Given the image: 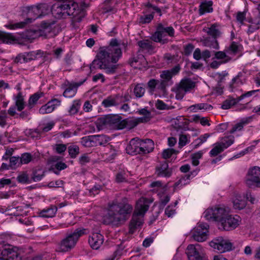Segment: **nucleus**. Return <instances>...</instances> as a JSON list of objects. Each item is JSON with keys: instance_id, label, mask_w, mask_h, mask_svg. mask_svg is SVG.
Returning a JSON list of instances; mask_svg holds the SVG:
<instances>
[{"instance_id": "obj_45", "label": "nucleus", "mask_w": 260, "mask_h": 260, "mask_svg": "<svg viewBox=\"0 0 260 260\" xmlns=\"http://www.w3.org/2000/svg\"><path fill=\"white\" fill-rule=\"evenodd\" d=\"M139 62L143 64L144 67H145L147 64V62L143 55L133 57L130 60V63L132 66H135Z\"/></svg>"}, {"instance_id": "obj_25", "label": "nucleus", "mask_w": 260, "mask_h": 260, "mask_svg": "<svg viewBox=\"0 0 260 260\" xmlns=\"http://www.w3.org/2000/svg\"><path fill=\"white\" fill-rule=\"evenodd\" d=\"M84 79L82 81L70 83L67 88L63 93V95L66 98H71L75 96L77 93V88L81 86L86 81Z\"/></svg>"}, {"instance_id": "obj_23", "label": "nucleus", "mask_w": 260, "mask_h": 260, "mask_svg": "<svg viewBox=\"0 0 260 260\" xmlns=\"http://www.w3.org/2000/svg\"><path fill=\"white\" fill-rule=\"evenodd\" d=\"M52 14L57 19L65 18L67 16L65 2L60 4L54 5L51 9Z\"/></svg>"}, {"instance_id": "obj_9", "label": "nucleus", "mask_w": 260, "mask_h": 260, "mask_svg": "<svg viewBox=\"0 0 260 260\" xmlns=\"http://www.w3.org/2000/svg\"><path fill=\"white\" fill-rule=\"evenodd\" d=\"M180 69V66L177 65L171 70L163 71L161 73L160 75L161 79L159 80L160 82L159 87L160 90H164L167 86L173 84L172 78L179 72Z\"/></svg>"}, {"instance_id": "obj_62", "label": "nucleus", "mask_w": 260, "mask_h": 260, "mask_svg": "<svg viewBox=\"0 0 260 260\" xmlns=\"http://www.w3.org/2000/svg\"><path fill=\"white\" fill-rule=\"evenodd\" d=\"M17 165H18V166L21 165L20 164V157L12 156L10 157V167L11 168H15Z\"/></svg>"}, {"instance_id": "obj_22", "label": "nucleus", "mask_w": 260, "mask_h": 260, "mask_svg": "<svg viewBox=\"0 0 260 260\" xmlns=\"http://www.w3.org/2000/svg\"><path fill=\"white\" fill-rule=\"evenodd\" d=\"M103 242L104 236L99 233H93L88 239V243L93 249H98Z\"/></svg>"}, {"instance_id": "obj_10", "label": "nucleus", "mask_w": 260, "mask_h": 260, "mask_svg": "<svg viewBox=\"0 0 260 260\" xmlns=\"http://www.w3.org/2000/svg\"><path fill=\"white\" fill-rule=\"evenodd\" d=\"M228 214L225 208L216 206L207 209L204 213V217L208 220H214L219 223Z\"/></svg>"}, {"instance_id": "obj_46", "label": "nucleus", "mask_w": 260, "mask_h": 260, "mask_svg": "<svg viewBox=\"0 0 260 260\" xmlns=\"http://www.w3.org/2000/svg\"><path fill=\"white\" fill-rule=\"evenodd\" d=\"M128 175L124 170L119 171L116 175L115 180L117 183L125 182L127 181Z\"/></svg>"}, {"instance_id": "obj_57", "label": "nucleus", "mask_w": 260, "mask_h": 260, "mask_svg": "<svg viewBox=\"0 0 260 260\" xmlns=\"http://www.w3.org/2000/svg\"><path fill=\"white\" fill-rule=\"evenodd\" d=\"M225 51L226 52L236 54L239 51V45L235 42H233Z\"/></svg>"}, {"instance_id": "obj_35", "label": "nucleus", "mask_w": 260, "mask_h": 260, "mask_svg": "<svg viewBox=\"0 0 260 260\" xmlns=\"http://www.w3.org/2000/svg\"><path fill=\"white\" fill-rule=\"evenodd\" d=\"M138 45L142 51L151 52L154 49L152 42L148 40H144L139 41L138 42Z\"/></svg>"}, {"instance_id": "obj_13", "label": "nucleus", "mask_w": 260, "mask_h": 260, "mask_svg": "<svg viewBox=\"0 0 260 260\" xmlns=\"http://www.w3.org/2000/svg\"><path fill=\"white\" fill-rule=\"evenodd\" d=\"M210 246L219 253H223L232 250L233 244L227 239L218 237L213 239Z\"/></svg>"}, {"instance_id": "obj_18", "label": "nucleus", "mask_w": 260, "mask_h": 260, "mask_svg": "<svg viewBox=\"0 0 260 260\" xmlns=\"http://www.w3.org/2000/svg\"><path fill=\"white\" fill-rule=\"evenodd\" d=\"M173 174V169L169 167L167 160L160 161L155 167V174L158 177L170 178Z\"/></svg>"}, {"instance_id": "obj_59", "label": "nucleus", "mask_w": 260, "mask_h": 260, "mask_svg": "<svg viewBox=\"0 0 260 260\" xmlns=\"http://www.w3.org/2000/svg\"><path fill=\"white\" fill-rule=\"evenodd\" d=\"M111 0H106L104 2V6L103 7V13H106L112 12L113 13L116 12L115 9L111 6H108V5L110 3Z\"/></svg>"}, {"instance_id": "obj_63", "label": "nucleus", "mask_w": 260, "mask_h": 260, "mask_svg": "<svg viewBox=\"0 0 260 260\" xmlns=\"http://www.w3.org/2000/svg\"><path fill=\"white\" fill-rule=\"evenodd\" d=\"M64 184V182L58 179L56 181H52L48 183V186L49 187H62Z\"/></svg>"}, {"instance_id": "obj_60", "label": "nucleus", "mask_w": 260, "mask_h": 260, "mask_svg": "<svg viewBox=\"0 0 260 260\" xmlns=\"http://www.w3.org/2000/svg\"><path fill=\"white\" fill-rule=\"evenodd\" d=\"M159 84L160 82L159 80H155L154 79L150 80L147 83L148 87L153 91H154L155 87L160 89V88L159 87Z\"/></svg>"}, {"instance_id": "obj_5", "label": "nucleus", "mask_w": 260, "mask_h": 260, "mask_svg": "<svg viewBox=\"0 0 260 260\" xmlns=\"http://www.w3.org/2000/svg\"><path fill=\"white\" fill-rule=\"evenodd\" d=\"M154 149L153 141L149 139L145 140L132 139L127 145L125 150L131 155L145 154L152 151Z\"/></svg>"}, {"instance_id": "obj_34", "label": "nucleus", "mask_w": 260, "mask_h": 260, "mask_svg": "<svg viewBox=\"0 0 260 260\" xmlns=\"http://www.w3.org/2000/svg\"><path fill=\"white\" fill-rule=\"evenodd\" d=\"M213 109V107L207 103H200L190 106L188 108L189 112H197L198 110H202L205 112L206 110H210Z\"/></svg>"}, {"instance_id": "obj_17", "label": "nucleus", "mask_w": 260, "mask_h": 260, "mask_svg": "<svg viewBox=\"0 0 260 260\" xmlns=\"http://www.w3.org/2000/svg\"><path fill=\"white\" fill-rule=\"evenodd\" d=\"M209 225L206 223L198 224L194 230L192 237L198 242H203L207 239Z\"/></svg>"}, {"instance_id": "obj_58", "label": "nucleus", "mask_w": 260, "mask_h": 260, "mask_svg": "<svg viewBox=\"0 0 260 260\" xmlns=\"http://www.w3.org/2000/svg\"><path fill=\"white\" fill-rule=\"evenodd\" d=\"M26 135L32 138H38L40 137V132L38 129H30L26 131Z\"/></svg>"}, {"instance_id": "obj_30", "label": "nucleus", "mask_w": 260, "mask_h": 260, "mask_svg": "<svg viewBox=\"0 0 260 260\" xmlns=\"http://www.w3.org/2000/svg\"><path fill=\"white\" fill-rule=\"evenodd\" d=\"M255 118L254 115L250 116L243 118L240 121L233 126L232 128L230 130V133L233 134L236 131H240L242 129L243 127L250 123H251Z\"/></svg>"}, {"instance_id": "obj_15", "label": "nucleus", "mask_w": 260, "mask_h": 260, "mask_svg": "<svg viewBox=\"0 0 260 260\" xmlns=\"http://www.w3.org/2000/svg\"><path fill=\"white\" fill-rule=\"evenodd\" d=\"M0 260H21L20 254L9 245L0 247Z\"/></svg>"}, {"instance_id": "obj_54", "label": "nucleus", "mask_w": 260, "mask_h": 260, "mask_svg": "<svg viewBox=\"0 0 260 260\" xmlns=\"http://www.w3.org/2000/svg\"><path fill=\"white\" fill-rule=\"evenodd\" d=\"M190 139L189 135H180L179 139V146L180 148L185 146L189 143V139Z\"/></svg>"}, {"instance_id": "obj_47", "label": "nucleus", "mask_w": 260, "mask_h": 260, "mask_svg": "<svg viewBox=\"0 0 260 260\" xmlns=\"http://www.w3.org/2000/svg\"><path fill=\"white\" fill-rule=\"evenodd\" d=\"M68 149L69 155L72 158H75L79 154V147L77 145H70Z\"/></svg>"}, {"instance_id": "obj_51", "label": "nucleus", "mask_w": 260, "mask_h": 260, "mask_svg": "<svg viewBox=\"0 0 260 260\" xmlns=\"http://www.w3.org/2000/svg\"><path fill=\"white\" fill-rule=\"evenodd\" d=\"M90 140L92 144V147L102 144L101 140L103 136L101 135H91L89 136Z\"/></svg>"}, {"instance_id": "obj_42", "label": "nucleus", "mask_w": 260, "mask_h": 260, "mask_svg": "<svg viewBox=\"0 0 260 260\" xmlns=\"http://www.w3.org/2000/svg\"><path fill=\"white\" fill-rule=\"evenodd\" d=\"M40 35L39 29H30L25 32L24 37L27 40H34L41 37Z\"/></svg>"}, {"instance_id": "obj_3", "label": "nucleus", "mask_w": 260, "mask_h": 260, "mask_svg": "<svg viewBox=\"0 0 260 260\" xmlns=\"http://www.w3.org/2000/svg\"><path fill=\"white\" fill-rule=\"evenodd\" d=\"M151 202L147 198H141L137 202L132 218L129 223V233L133 234L143 223V216L148 211Z\"/></svg>"}, {"instance_id": "obj_52", "label": "nucleus", "mask_w": 260, "mask_h": 260, "mask_svg": "<svg viewBox=\"0 0 260 260\" xmlns=\"http://www.w3.org/2000/svg\"><path fill=\"white\" fill-rule=\"evenodd\" d=\"M223 150L224 149H223L220 143H216V146L210 150L209 153L211 157L215 156L217 155L218 154L223 151Z\"/></svg>"}, {"instance_id": "obj_50", "label": "nucleus", "mask_w": 260, "mask_h": 260, "mask_svg": "<svg viewBox=\"0 0 260 260\" xmlns=\"http://www.w3.org/2000/svg\"><path fill=\"white\" fill-rule=\"evenodd\" d=\"M214 58L220 60L219 61H225L228 60V62L231 59V58L226 55L225 52L217 51L214 54Z\"/></svg>"}, {"instance_id": "obj_21", "label": "nucleus", "mask_w": 260, "mask_h": 260, "mask_svg": "<svg viewBox=\"0 0 260 260\" xmlns=\"http://www.w3.org/2000/svg\"><path fill=\"white\" fill-rule=\"evenodd\" d=\"M54 22L50 23L43 22L41 24V27L39 29L40 31L41 37L45 38L52 37L54 35L55 29L53 27Z\"/></svg>"}, {"instance_id": "obj_49", "label": "nucleus", "mask_w": 260, "mask_h": 260, "mask_svg": "<svg viewBox=\"0 0 260 260\" xmlns=\"http://www.w3.org/2000/svg\"><path fill=\"white\" fill-rule=\"evenodd\" d=\"M246 205L245 200L236 198L233 201V206L236 209H243Z\"/></svg>"}, {"instance_id": "obj_32", "label": "nucleus", "mask_w": 260, "mask_h": 260, "mask_svg": "<svg viewBox=\"0 0 260 260\" xmlns=\"http://www.w3.org/2000/svg\"><path fill=\"white\" fill-rule=\"evenodd\" d=\"M57 211L56 206L51 205L46 209H44L39 212V216L44 218H52L55 216Z\"/></svg>"}, {"instance_id": "obj_37", "label": "nucleus", "mask_w": 260, "mask_h": 260, "mask_svg": "<svg viewBox=\"0 0 260 260\" xmlns=\"http://www.w3.org/2000/svg\"><path fill=\"white\" fill-rule=\"evenodd\" d=\"M15 106L17 107V110L19 112L21 111L26 107L24 102V99L22 95V92L19 91V93L14 96Z\"/></svg>"}, {"instance_id": "obj_2", "label": "nucleus", "mask_w": 260, "mask_h": 260, "mask_svg": "<svg viewBox=\"0 0 260 260\" xmlns=\"http://www.w3.org/2000/svg\"><path fill=\"white\" fill-rule=\"evenodd\" d=\"M133 207L126 198L120 201H113L108 204L107 212L103 217L104 224L119 226L124 224L130 217Z\"/></svg>"}, {"instance_id": "obj_24", "label": "nucleus", "mask_w": 260, "mask_h": 260, "mask_svg": "<svg viewBox=\"0 0 260 260\" xmlns=\"http://www.w3.org/2000/svg\"><path fill=\"white\" fill-rule=\"evenodd\" d=\"M247 21L249 23L247 30L248 34H251L260 28V12L253 17L248 18Z\"/></svg>"}, {"instance_id": "obj_29", "label": "nucleus", "mask_w": 260, "mask_h": 260, "mask_svg": "<svg viewBox=\"0 0 260 260\" xmlns=\"http://www.w3.org/2000/svg\"><path fill=\"white\" fill-rule=\"evenodd\" d=\"M152 115H143V116L135 119L128 118V129H132L139 123H146L149 121L152 118Z\"/></svg>"}, {"instance_id": "obj_8", "label": "nucleus", "mask_w": 260, "mask_h": 260, "mask_svg": "<svg viewBox=\"0 0 260 260\" xmlns=\"http://www.w3.org/2000/svg\"><path fill=\"white\" fill-rule=\"evenodd\" d=\"M196 86V82L190 78H183L177 84L172 90L176 93L177 100H181L186 93L190 91Z\"/></svg>"}, {"instance_id": "obj_44", "label": "nucleus", "mask_w": 260, "mask_h": 260, "mask_svg": "<svg viewBox=\"0 0 260 260\" xmlns=\"http://www.w3.org/2000/svg\"><path fill=\"white\" fill-rule=\"evenodd\" d=\"M17 180L19 183L22 184H29L31 183L30 178H29L26 172H23L20 173L17 177Z\"/></svg>"}, {"instance_id": "obj_12", "label": "nucleus", "mask_w": 260, "mask_h": 260, "mask_svg": "<svg viewBox=\"0 0 260 260\" xmlns=\"http://www.w3.org/2000/svg\"><path fill=\"white\" fill-rule=\"evenodd\" d=\"M241 218L239 216L228 214L218 224L220 230L229 231L233 230L238 227Z\"/></svg>"}, {"instance_id": "obj_41", "label": "nucleus", "mask_w": 260, "mask_h": 260, "mask_svg": "<svg viewBox=\"0 0 260 260\" xmlns=\"http://www.w3.org/2000/svg\"><path fill=\"white\" fill-rule=\"evenodd\" d=\"M191 179V175H185L182 176L181 178L174 184L175 189L180 188L189 183Z\"/></svg>"}, {"instance_id": "obj_1", "label": "nucleus", "mask_w": 260, "mask_h": 260, "mask_svg": "<svg viewBox=\"0 0 260 260\" xmlns=\"http://www.w3.org/2000/svg\"><path fill=\"white\" fill-rule=\"evenodd\" d=\"M127 46L126 43L112 39L108 46L100 48L95 58L90 64V70L100 69L104 70L109 74L115 73L119 67V64L116 62L122 56L121 46L126 49Z\"/></svg>"}, {"instance_id": "obj_7", "label": "nucleus", "mask_w": 260, "mask_h": 260, "mask_svg": "<svg viewBox=\"0 0 260 260\" xmlns=\"http://www.w3.org/2000/svg\"><path fill=\"white\" fill-rule=\"evenodd\" d=\"M87 234V230L84 228L77 229L73 233L68 234L59 244V250L67 252L74 248L79 238Z\"/></svg>"}, {"instance_id": "obj_56", "label": "nucleus", "mask_w": 260, "mask_h": 260, "mask_svg": "<svg viewBox=\"0 0 260 260\" xmlns=\"http://www.w3.org/2000/svg\"><path fill=\"white\" fill-rule=\"evenodd\" d=\"M20 158V164H27L32 160V155L29 153H23Z\"/></svg>"}, {"instance_id": "obj_6", "label": "nucleus", "mask_w": 260, "mask_h": 260, "mask_svg": "<svg viewBox=\"0 0 260 260\" xmlns=\"http://www.w3.org/2000/svg\"><path fill=\"white\" fill-rule=\"evenodd\" d=\"M44 10L46 11H49V6L45 4H40L37 6L28 7L27 14L29 17L26 19L25 21L10 24L6 26L10 29L22 28L24 27L26 24L31 23L32 21L44 15L45 13L44 12Z\"/></svg>"}, {"instance_id": "obj_48", "label": "nucleus", "mask_w": 260, "mask_h": 260, "mask_svg": "<svg viewBox=\"0 0 260 260\" xmlns=\"http://www.w3.org/2000/svg\"><path fill=\"white\" fill-rule=\"evenodd\" d=\"M245 73L239 72L238 75L232 79V84H243L245 82Z\"/></svg>"}, {"instance_id": "obj_14", "label": "nucleus", "mask_w": 260, "mask_h": 260, "mask_svg": "<svg viewBox=\"0 0 260 260\" xmlns=\"http://www.w3.org/2000/svg\"><path fill=\"white\" fill-rule=\"evenodd\" d=\"M246 184L250 187L256 185L260 187V168L254 167L248 171L246 179Z\"/></svg>"}, {"instance_id": "obj_4", "label": "nucleus", "mask_w": 260, "mask_h": 260, "mask_svg": "<svg viewBox=\"0 0 260 260\" xmlns=\"http://www.w3.org/2000/svg\"><path fill=\"white\" fill-rule=\"evenodd\" d=\"M95 124L99 130L128 129V118L122 119L119 115H104V117L96 120Z\"/></svg>"}, {"instance_id": "obj_11", "label": "nucleus", "mask_w": 260, "mask_h": 260, "mask_svg": "<svg viewBox=\"0 0 260 260\" xmlns=\"http://www.w3.org/2000/svg\"><path fill=\"white\" fill-rule=\"evenodd\" d=\"M203 31L214 38L213 41L211 43L208 39L205 40L204 43L205 45L215 49H218L219 46L216 39L221 36V33L218 28V25L216 23H214L212 24L209 27H204Z\"/></svg>"}, {"instance_id": "obj_27", "label": "nucleus", "mask_w": 260, "mask_h": 260, "mask_svg": "<svg viewBox=\"0 0 260 260\" xmlns=\"http://www.w3.org/2000/svg\"><path fill=\"white\" fill-rule=\"evenodd\" d=\"M164 30H165V27L161 23H159L157 26L156 31L151 36L152 40L162 44L166 43V40L163 39L166 36V34Z\"/></svg>"}, {"instance_id": "obj_26", "label": "nucleus", "mask_w": 260, "mask_h": 260, "mask_svg": "<svg viewBox=\"0 0 260 260\" xmlns=\"http://www.w3.org/2000/svg\"><path fill=\"white\" fill-rule=\"evenodd\" d=\"M60 104V101L57 99H54L49 101L46 104L43 105L40 109V114H49L53 111V110L58 106Z\"/></svg>"}, {"instance_id": "obj_55", "label": "nucleus", "mask_w": 260, "mask_h": 260, "mask_svg": "<svg viewBox=\"0 0 260 260\" xmlns=\"http://www.w3.org/2000/svg\"><path fill=\"white\" fill-rule=\"evenodd\" d=\"M81 103L80 101H74L69 110L70 114H76L78 112Z\"/></svg>"}, {"instance_id": "obj_43", "label": "nucleus", "mask_w": 260, "mask_h": 260, "mask_svg": "<svg viewBox=\"0 0 260 260\" xmlns=\"http://www.w3.org/2000/svg\"><path fill=\"white\" fill-rule=\"evenodd\" d=\"M234 137L233 136H230L223 138L222 141L219 143L223 149L224 150L225 149L228 148L229 147L232 145L234 143Z\"/></svg>"}, {"instance_id": "obj_33", "label": "nucleus", "mask_w": 260, "mask_h": 260, "mask_svg": "<svg viewBox=\"0 0 260 260\" xmlns=\"http://www.w3.org/2000/svg\"><path fill=\"white\" fill-rule=\"evenodd\" d=\"M42 92H36L30 96L28 103L26 104V107L28 110L33 109L37 105L38 100L42 97Z\"/></svg>"}, {"instance_id": "obj_61", "label": "nucleus", "mask_w": 260, "mask_h": 260, "mask_svg": "<svg viewBox=\"0 0 260 260\" xmlns=\"http://www.w3.org/2000/svg\"><path fill=\"white\" fill-rule=\"evenodd\" d=\"M258 92H260V89L252 90L251 91H247V92L242 94L240 96L238 97L239 101V102L241 101L242 100L244 99V98L251 96L252 95H254Z\"/></svg>"}, {"instance_id": "obj_53", "label": "nucleus", "mask_w": 260, "mask_h": 260, "mask_svg": "<svg viewBox=\"0 0 260 260\" xmlns=\"http://www.w3.org/2000/svg\"><path fill=\"white\" fill-rule=\"evenodd\" d=\"M116 101L115 99L111 96H109L102 102V105L105 107H110L116 105Z\"/></svg>"}, {"instance_id": "obj_36", "label": "nucleus", "mask_w": 260, "mask_h": 260, "mask_svg": "<svg viewBox=\"0 0 260 260\" xmlns=\"http://www.w3.org/2000/svg\"><path fill=\"white\" fill-rule=\"evenodd\" d=\"M213 5L212 1L205 2L202 3L200 5L199 13L200 15H204L206 13H210L213 11L212 7Z\"/></svg>"}, {"instance_id": "obj_39", "label": "nucleus", "mask_w": 260, "mask_h": 260, "mask_svg": "<svg viewBox=\"0 0 260 260\" xmlns=\"http://www.w3.org/2000/svg\"><path fill=\"white\" fill-rule=\"evenodd\" d=\"M133 93L137 98H142L145 93V85L142 83L136 84L133 89Z\"/></svg>"}, {"instance_id": "obj_20", "label": "nucleus", "mask_w": 260, "mask_h": 260, "mask_svg": "<svg viewBox=\"0 0 260 260\" xmlns=\"http://www.w3.org/2000/svg\"><path fill=\"white\" fill-rule=\"evenodd\" d=\"M41 56L42 53L40 51H31L29 52H25L19 54L15 58V61L20 62V63L29 62L37 58V56Z\"/></svg>"}, {"instance_id": "obj_19", "label": "nucleus", "mask_w": 260, "mask_h": 260, "mask_svg": "<svg viewBox=\"0 0 260 260\" xmlns=\"http://www.w3.org/2000/svg\"><path fill=\"white\" fill-rule=\"evenodd\" d=\"M146 7L148 8L149 11L151 10H153V11L151 14L141 16L138 19V22L140 24L149 23L153 18V14L154 12L158 13L159 16H161V10L160 8H158L157 6H154L149 3L146 5Z\"/></svg>"}, {"instance_id": "obj_64", "label": "nucleus", "mask_w": 260, "mask_h": 260, "mask_svg": "<svg viewBox=\"0 0 260 260\" xmlns=\"http://www.w3.org/2000/svg\"><path fill=\"white\" fill-rule=\"evenodd\" d=\"M176 152L174 149L168 148L165 149L162 152V157L163 158L167 159L171 157V156Z\"/></svg>"}, {"instance_id": "obj_16", "label": "nucleus", "mask_w": 260, "mask_h": 260, "mask_svg": "<svg viewBox=\"0 0 260 260\" xmlns=\"http://www.w3.org/2000/svg\"><path fill=\"white\" fill-rule=\"evenodd\" d=\"M185 253L188 260H203V249L201 245L199 244L188 245Z\"/></svg>"}, {"instance_id": "obj_38", "label": "nucleus", "mask_w": 260, "mask_h": 260, "mask_svg": "<svg viewBox=\"0 0 260 260\" xmlns=\"http://www.w3.org/2000/svg\"><path fill=\"white\" fill-rule=\"evenodd\" d=\"M238 102H239V101L238 98H234L231 96H229V98L223 102L221 108L225 110L229 109L231 108Z\"/></svg>"}, {"instance_id": "obj_40", "label": "nucleus", "mask_w": 260, "mask_h": 260, "mask_svg": "<svg viewBox=\"0 0 260 260\" xmlns=\"http://www.w3.org/2000/svg\"><path fill=\"white\" fill-rule=\"evenodd\" d=\"M44 176V172L42 169L34 170L31 175V182L40 181Z\"/></svg>"}, {"instance_id": "obj_28", "label": "nucleus", "mask_w": 260, "mask_h": 260, "mask_svg": "<svg viewBox=\"0 0 260 260\" xmlns=\"http://www.w3.org/2000/svg\"><path fill=\"white\" fill-rule=\"evenodd\" d=\"M189 123V120L184 118L183 116H179L174 120L172 124L177 131H186L188 129V125Z\"/></svg>"}, {"instance_id": "obj_31", "label": "nucleus", "mask_w": 260, "mask_h": 260, "mask_svg": "<svg viewBox=\"0 0 260 260\" xmlns=\"http://www.w3.org/2000/svg\"><path fill=\"white\" fill-rule=\"evenodd\" d=\"M64 2L65 8L67 12V16H72L73 17H76L79 12L78 4L73 1H69Z\"/></svg>"}]
</instances>
